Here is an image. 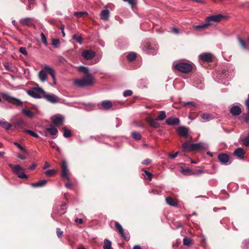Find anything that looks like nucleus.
Wrapping results in <instances>:
<instances>
[{"mask_svg":"<svg viewBox=\"0 0 249 249\" xmlns=\"http://www.w3.org/2000/svg\"><path fill=\"white\" fill-rule=\"evenodd\" d=\"M94 77L91 73H88L81 78L75 79L73 81L74 85L77 88L90 87L94 85Z\"/></svg>","mask_w":249,"mask_h":249,"instance_id":"obj_1","label":"nucleus"},{"mask_svg":"<svg viewBox=\"0 0 249 249\" xmlns=\"http://www.w3.org/2000/svg\"><path fill=\"white\" fill-rule=\"evenodd\" d=\"M141 48L146 53L154 55L157 54L158 47L155 43L146 42L142 44Z\"/></svg>","mask_w":249,"mask_h":249,"instance_id":"obj_2","label":"nucleus"},{"mask_svg":"<svg viewBox=\"0 0 249 249\" xmlns=\"http://www.w3.org/2000/svg\"><path fill=\"white\" fill-rule=\"evenodd\" d=\"M27 93L32 97L36 99L43 98L42 96L45 93L44 90L39 87H34L27 91Z\"/></svg>","mask_w":249,"mask_h":249,"instance_id":"obj_3","label":"nucleus"},{"mask_svg":"<svg viewBox=\"0 0 249 249\" xmlns=\"http://www.w3.org/2000/svg\"><path fill=\"white\" fill-rule=\"evenodd\" d=\"M174 67L177 71L185 73L190 72L193 69L191 64L182 62L177 63Z\"/></svg>","mask_w":249,"mask_h":249,"instance_id":"obj_4","label":"nucleus"},{"mask_svg":"<svg viewBox=\"0 0 249 249\" xmlns=\"http://www.w3.org/2000/svg\"><path fill=\"white\" fill-rule=\"evenodd\" d=\"M47 101L51 104H56L60 103V99L53 93H47L45 91V93L42 96Z\"/></svg>","mask_w":249,"mask_h":249,"instance_id":"obj_5","label":"nucleus"},{"mask_svg":"<svg viewBox=\"0 0 249 249\" xmlns=\"http://www.w3.org/2000/svg\"><path fill=\"white\" fill-rule=\"evenodd\" d=\"M224 17L222 14L211 15L206 18L205 20L209 26L212 25L213 23L220 22Z\"/></svg>","mask_w":249,"mask_h":249,"instance_id":"obj_6","label":"nucleus"},{"mask_svg":"<svg viewBox=\"0 0 249 249\" xmlns=\"http://www.w3.org/2000/svg\"><path fill=\"white\" fill-rule=\"evenodd\" d=\"M64 117L62 115L59 114L53 115L51 118V120L52 123L57 126L61 125L64 123Z\"/></svg>","mask_w":249,"mask_h":249,"instance_id":"obj_7","label":"nucleus"},{"mask_svg":"<svg viewBox=\"0 0 249 249\" xmlns=\"http://www.w3.org/2000/svg\"><path fill=\"white\" fill-rule=\"evenodd\" d=\"M115 226L118 230L122 237L125 240L128 241L130 239V235L128 231H124L121 225L118 222H115Z\"/></svg>","mask_w":249,"mask_h":249,"instance_id":"obj_8","label":"nucleus"},{"mask_svg":"<svg viewBox=\"0 0 249 249\" xmlns=\"http://www.w3.org/2000/svg\"><path fill=\"white\" fill-rule=\"evenodd\" d=\"M62 174L61 177L64 179H67L68 181H70V178L69 177L68 173L69 172V170L68 167V164L66 161L64 160L62 161Z\"/></svg>","mask_w":249,"mask_h":249,"instance_id":"obj_9","label":"nucleus"},{"mask_svg":"<svg viewBox=\"0 0 249 249\" xmlns=\"http://www.w3.org/2000/svg\"><path fill=\"white\" fill-rule=\"evenodd\" d=\"M24 169H23L20 165H16L15 170L13 173L16 175L19 178L22 179H27V176L24 173Z\"/></svg>","mask_w":249,"mask_h":249,"instance_id":"obj_10","label":"nucleus"},{"mask_svg":"<svg viewBox=\"0 0 249 249\" xmlns=\"http://www.w3.org/2000/svg\"><path fill=\"white\" fill-rule=\"evenodd\" d=\"M218 159L224 165H228L231 163L228 155L225 153L219 154L218 156Z\"/></svg>","mask_w":249,"mask_h":249,"instance_id":"obj_11","label":"nucleus"},{"mask_svg":"<svg viewBox=\"0 0 249 249\" xmlns=\"http://www.w3.org/2000/svg\"><path fill=\"white\" fill-rule=\"evenodd\" d=\"M65 206L66 203H63L61 205L55 207L53 208V213L57 215L64 214L67 211V209Z\"/></svg>","mask_w":249,"mask_h":249,"instance_id":"obj_12","label":"nucleus"},{"mask_svg":"<svg viewBox=\"0 0 249 249\" xmlns=\"http://www.w3.org/2000/svg\"><path fill=\"white\" fill-rule=\"evenodd\" d=\"M81 55L86 60H90L95 57V53L92 50H86L82 52Z\"/></svg>","mask_w":249,"mask_h":249,"instance_id":"obj_13","label":"nucleus"},{"mask_svg":"<svg viewBox=\"0 0 249 249\" xmlns=\"http://www.w3.org/2000/svg\"><path fill=\"white\" fill-rule=\"evenodd\" d=\"M178 134L183 138H186L189 136V129L187 127L181 126L178 127L177 129Z\"/></svg>","mask_w":249,"mask_h":249,"instance_id":"obj_14","label":"nucleus"},{"mask_svg":"<svg viewBox=\"0 0 249 249\" xmlns=\"http://www.w3.org/2000/svg\"><path fill=\"white\" fill-rule=\"evenodd\" d=\"M112 106V102L109 100H104L98 105L99 108L104 110H108L110 109Z\"/></svg>","mask_w":249,"mask_h":249,"instance_id":"obj_15","label":"nucleus"},{"mask_svg":"<svg viewBox=\"0 0 249 249\" xmlns=\"http://www.w3.org/2000/svg\"><path fill=\"white\" fill-rule=\"evenodd\" d=\"M198 58L200 60L210 63L212 61V54L210 53H203L199 54Z\"/></svg>","mask_w":249,"mask_h":249,"instance_id":"obj_16","label":"nucleus"},{"mask_svg":"<svg viewBox=\"0 0 249 249\" xmlns=\"http://www.w3.org/2000/svg\"><path fill=\"white\" fill-rule=\"evenodd\" d=\"M105 8L106 9H104L101 11L100 13V18L104 21H108L110 17V12L107 9L108 6L106 5Z\"/></svg>","mask_w":249,"mask_h":249,"instance_id":"obj_17","label":"nucleus"},{"mask_svg":"<svg viewBox=\"0 0 249 249\" xmlns=\"http://www.w3.org/2000/svg\"><path fill=\"white\" fill-rule=\"evenodd\" d=\"M165 123L168 125H178L180 123V120L178 118L170 117L166 119Z\"/></svg>","mask_w":249,"mask_h":249,"instance_id":"obj_18","label":"nucleus"},{"mask_svg":"<svg viewBox=\"0 0 249 249\" xmlns=\"http://www.w3.org/2000/svg\"><path fill=\"white\" fill-rule=\"evenodd\" d=\"M145 120L152 127L158 128L160 126V124L157 122L158 120L157 119H154L150 117H147L146 118Z\"/></svg>","mask_w":249,"mask_h":249,"instance_id":"obj_19","label":"nucleus"},{"mask_svg":"<svg viewBox=\"0 0 249 249\" xmlns=\"http://www.w3.org/2000/svg\"><path fill=\"white\" fill-rule=\"evenodd\" d=\"M193 150H203L208 148V145L205 142H200L197 143H192Z\"/></svg>","mask_w":249,"mask_h":249,"instance_id":"obj_20","label":"nucleus"},{"mask_svg":"<svg viewBox=\"0 0 249 249\" xmlns=\"http://www.w3.org/2000/svg\"><path fill=\"white\" fill-rule=\"evenodd\" d=\"M245 151L243 148L239 147L237 148L233 152V155L238 157L239 159L242 160L244 158Z\"/></svg>","mask_w":249,"mask_h":249,"instance_id":"obj_21","label":"nucleus"},{"mask_svg":"<svg viewBox=\"0 0 249 249\" xmlns=\"http://www.w3.org/2000/svg\"><path fill=\"white\" fill-rule=\"evenodd\" d=\"M44 69L45 70L48 71V72L50 74L53 80L54 84H56V78L54 70L52 68H51L50 67L46 65H44Z\"/></svg>","mask_w":249,"mask_h":249,"instance_id":"obj_22","label":"nucleus"},{"mask_svg":"<svg viewBox=\"0 0 249 249\" xmlns=\"http://www.w3.org/2000/svg\"><path fill=\"white\" fill-rule=\"evenodd\" d=\"M230 112L233 116H238L241 113V108L238 106H233L231 108Z\"/></svg>","mask_w":249,"mask_h":249,"instance_id":"obj_23","label":"nucleus"},{"mask_svg":"<svg viewBox=\"0 0 249 249\" xmlns=\"http://www.w3.org/2000/svg\"><path fill=\"white\" fill-rule=\"evenodd\" d=\"M33 20V19L31 18H24L20 19L19 22L23 26H30Z\"/></svg>","mask_w":249,"mask_h":249,"instance_id":"obj_24","label":"nucleus"},{"mask_svg":"<svg viewBox=\"0 0 249 249\" xmlns=\"http://www.w3.org/2000/svg\"><path fill=\"white\" fill-rule=\"evenodd\" d=\"M166 203L170 206L177 207L178 206V201L171 197H167L165 199Z\"/></svg>","mask_w":249,"mask_h":249,"instance_id":"obj_25","label":"nucleus"},{"mask_svg":"<svg viewBox=\"0 0 249 249\" xmlns=\"http://www.w3.org/2000/svg\"><path fill=\"white\" fill-rule=\"evenodd\" d=\"M47 184V180L45 179H42L36 183L31 184L32 186L36 188L42 187L45 186Z\"/></svg>","mask_w":249,"mask_h":249,"instance_id":"obj_26","label":"nucleus"},{"mask_svg":"<svg viewBox=\"0 0 249 249\" xmlns=\"http://www.w3.org/2000/svg\"><path fill=\"white\" fill-rule=\"evenodd\" d=\"M200 117L204 120V122H208L213 119L212 115L207 113L201 114Z\"/></svg>","mask_w":249,"mask_h":249,"instance_id":"obj_27","label":"nucleus"},{"mask_svg":"<svg viewBox=\"0 0 249 249\" xmlns=\"http://www.w3.org/2000/svg\"><path fill=\"white\" fill-rule=\"evenodd\" d=\"M182 148L183 150L184 151H188L191 150H193L192 143H189L187 142L182 144Z\"/></svg>","mask_w":249,"mask_h":249,"instance_id":"obj_28","label":"nucleus"},{"mask_svg":"<svg viewBox=\"0 0 249 249\" xmlns=\"http://www.w3.org/2000/svg\"><path fill=\"white\" fill-rule=\"evenodd\" d=\"M38 77L41 82H45L47 80V76L44 71H40L38 73Z\"/></svg>","mask_w":249,"mask_h":249,"instance_id":"obj_29","label":"nucleus"},{"mask_svg":"<svg viewBox=\"0 0 249 249\" xmlns=\"http://www.w3.org/2000/svg\"><path fill=\"white\" fill-rule=\"evenodd\" d=\"M46 130L52 135H55L58 133V130L57 128L52 125H50V127L47 128Z\"/></svg>","mask_w":249,"mask_h":249,"instance_id":"obj_30","label":"nucleus"},{"mask_svg":"<svg viewBox=\"0 0 249 249\" xmlns=\"http://www.w3.org/2000/svg\"><path fill=\"white\" fill-rule=\"evenodd\" d=\"M166 118V112L164 110L160 111L159 115L157 117V120L161 121L164 120Z\"/></svg>","mask_w":249,"mask_h":249,"instance_id":"obj_31","label":"nucleus"},{"mask_svg":"<svg viewBox=\"0 0 249 249\" xmlns=\"http://www.w3.org/2000/svg\"><path fill=\"white\" fill-rule=\"evenodd\" d=\"M1 95L3 100L7 101V102L11 103V100L13 99V97L10 96L7 93H1Z\"/></svg>","mask_w":249,"mask_h":249,"instance_id":"obj_32","label":"nucleus"},{"mask_svg":"<svg viewBox=\"0 0 249 249\" xmlns=\"http://www.w3.org/2000/svg\"><path fill=\"white\" fill-rule=\"evenodd\" d=\"M21 112L29 118H33L34 116V114L33 112L26 109H22L21 110Z\"/></svg>","mask_w":249,"mask_h":249,"instance_id":"obj_33","label":"nucleus"},{"mask_svg":"<svg viewBox=\"0 0 249 249\" xmlns=\"http://www.w3.org/2000/svg\"><path fill=\"white\" fill-rule=\"evenodd\" d=\"M62 130L64 131L63 136L65 138H68L71 136V133L70 130L68 129L66 127H62Z\"/></svg>","mask_w":249,"mask_h":249,"instance_id":"obj_34","label":"nucleus"},{"mask_svg":"<svg viewBox=\"0 0 249 249\" xmlns=\"http://www.w3.org/2000/svg\"><path fill=\"white\" fill-rule=\"evenodd\" d=\"M72 39L77 41L79 44H81L82 43L83 39L81 35L79 34H74L72 36Z\"/></svg>","mask_w":249,"mask_h":249,"instance_id":"obj_35","label":"nucleus"},{"mask_svg":"<svg viewBox=\"0 0 249 249\" xmlns=\"http://www.w3.org/2000/svg\"><path fill=\"white\" fill-rule=\"evenodd\" d=\"M104 249H111V242L110 240L105 239L104 241Z\"/></svg>","mask_w":249,"mask_h":249,"instance_id":"obj_36","label":"nucleus"},{"mask_svg":"<svg viewBox=\"0 0 249 249\" xmlns=\"http://www.w3.org/2000/svg\"><path fill=\"white\" fill-rule=\"evenodd\" d=\"M77 70L80 72L86 73V74L90 73L89 71V69L87 67L80 66L77 67Z\"/></svg>","mask_w":249,"mask_h":249,"instance_id":"obj_37","label":"nucleus"},{"mask_svg":"<svg viewBox=\"0 0 249 249\" xmlns=\"http://www.w3.org/2000/svg\"><path fill=\"white\" fill-rule=\"evenodd\" d=\"M205 173H207V171H205L201 170V169H198V170L194 171L193 172H191V173H190V175L199 176L201 174Z\"/></svg>","mask_w":249,"mask_h":249,"instance_id":"obj_38","label":"nucleus"},{"mask_svg":"<svg viewBox=\"0 0 249 249\" xmlns=\"http://www.w3.org/2000/svg\"><path fill=\"white\" fill-rule=\"evenodd\" d=\"M10 103H12L16 106H19L22 105V102L19 99L13 97V99L11 100Z\"/></svg>","mask_w":249,"mask_h":249,"instance_id":"obj_39","label":"nucleus"},{"mask_svg":"<svg viewBox=\"0 0 249 249\" xmlns=\"http://www.w3.org/2000/svg\"><path fill=\"white\" fill-rule=\"evenodd\" d=\"M1 124L2 127L5 128L6 130H9L12 127V124L6 121H0V124Z\"/></svg>","mask_w":249,"mask_h":249,"instance_id":"obj_40","label":"nucleus"},{"mask_svg":"<svg viewBox=\"0 0 249 249\" xmlns=\"http://www.w3.org/2000/svg\"><path fill=\"white\" fill-rule=\"evenodd\" d=\"M132 137L136 140H140L142 138L141 134L136 131H133L131 133Z\"/></svg>","mask_w":249,"mask_h":249,"instance_id":"obj_41","label":"nucleus"},{"mask_svg":"<svg viewBox=\"0 0 249 249\" xmlns=\"http://www.w3.org/2000/svg\"><path fill=\"white\" fill-rule=\"evenodd\" d=\"M240 141L242 142L243 145L246 147L249 146V135L244 138L241 139Z\"/></svg>","mask_w":249,"mask_h":249,"instance_id":"obj_42","label":"nucleus"},{"mask_svg":"<svg viewBox=\"0 0 249 249\" xmlns=\"http://www.w3.org/2000/svg\"><path fill=\"white\" fill-rule=\"evenodd\" d=\"M208 26H208L207 22L205 21V23L200 24V25L194 26V28L196 29H197L198 30H202L207 28Z\"/></svg>","mask_w":249,"mask_h":249,"instance_id":"obj_43","label":"nucleus"},{"mask_svg":"<svg viewBox=\"0 0 249 249\" xmlns=\"http://www.w3.org/2000/svg\"><path fill=\"white\" fill-rule=\"evenodd\" d=\"M25 133H27L31 135V136H33L35 138H39V135L36 133L34 131H33L29 129H25L23 131Z\"/></svg>","mask_w":249,"mask_h":249,"instance_id":"obj_44","label":"nucleus"},{"mask_svg":"<svg viewBox=\"0 0 249 249\" xmlns=\"http://www.w3.org/2000/svg\"><path fill=\"white\" fill-rule=\"evenodd\" d=\"M136 58V54L135 53H131L127 55V58L129 61H134Z\"/></svg>","mask_w":249,"mask_h":249,"instance_id":"obj_45","label":"nucleus"},{"mask_svg":"<svg viewBox=\"0 0 249 249\" xmlns=\"http://www.w3.org/2000/svg\"><path fill=\"white\" fill-rule=\"evenodd\" d=\"M192 240L190 238H188L187 237L184 238L183 240V243L184 245H186L187 246H190L191 245Z\"/></svg>","mask_w":249,"mask_h":249,"instance_id":"obj_46","label":"nucleus"},{"mask_svg":"<svg viewBox=\"0 0 249 249\" xmlns=\"http://www.w3.org/2000/svg\"><path fill=\"white\" fill-rule=\"evenodd\" d=\"M142 171L146 175L147 179L149 181H151L153 178L152 174L144 169H142Z\"/></svg>","mask_w":249,"mask_h":249,"instance_id":"obj_47","label":"nucleus"},{"mask_svg":"<svg viewBox=\"0 0 249 249\" xmlns=\"http://www.w3.org/2000/svg\"><path fill=\"white\" fill-rule=\"evenodd\" d=\"M14 144L15 145H16L18 148H19L21 151H22L23 152H24L27 154H28L27 151L24 148H23L20 144H19L18 142H14Z\"/></svg>","mask_w":249,"mask_h":249,"instance_id":"obj_48","label":"nucleus"},{"mask_svg":"<svg viewBox=\"0 0 249 249\" xmlns=\"http://www.w3.org/2000/svg\"><path fill=\"white\" fill-rule=\"evenodd\" d=\"M60 44V41L58 39L53 38L52 40V45L55 48H58Z\"/></svg>","mask_w":249,"mask_h":249,"instance_id":"obj_49","label":"nucleus"},{"mask_svg":"<svg viewBox=\"0 0 249 249\" xmlns=\"http://www.w3.org/2000/svg\"><path fill=\"white\" fill-rule=\"evenodd\" d=\"M87 15L88 13L86 12H77L74 13V16L78 18H81L84 15Z\"/></svg>","mask_w":249,"mask_h":249,"instance_id":"obj_50","label":"nucleus"},{"mask_svg":"<svg viewBox=\"0 0 249 249\" xmlns=\"http://www.w3.org/2000/svg\"><path fill=\"white\" fill-rule=\"evenodd\" d=\"M55 173V170L54 169H51L46 171L44 173L46 176L50 177Z\"/></svg>","mask_w":249,"mask_h":249,"instance_id":"obj_51","label":"nucleus"},{"mask_svg":"<svg viewBox=\"0 0 249 249\" xmlns=\"http://www.w3.org/2000/svg\"><path fill=\"white\" fill-rule=\"evenodd\" d=\"M40 36L43 44L45 45H47L48 44V43L47 41V38L45 34L43 33H41L40 34Z\"/></svg>","mask_w":249,"mask_h":249,"instance_id":"obj_52","label":"nucleus"},{"mask_svg":"<svg viewBox=\"0 0 249 249\" xmlns=\"http://www.w3.org/2000/svg\"><path fill=\"white\" fill-rule=\"evenodd\" d=\"M238 40L240 44V45L242 46V47L245 49H247L248 47L247 45L246 44L245 42L240 38V37H238Z\"/></svg>","mask_w":249,"mask_h":249,"instance_id":"obj_53","label":"nucleus"},{"mask_svg":"<svg viewBox=\"0 0 249 249\" xmlns=\"http://www.w3.org/2000/svg\"><path fill=\"white\" fill-rule=\"evenodd\" d=\"M125 2H128L132 7L137 4V0H123Z\"/></svg>","mask_w":249,"mask_h":249,"instance_id":"obj_54","label":"nucleus"},{"mask_svg":"<svg viewBox=\"0 0 249 249\" xmlns=\"http://www.w3.org/2000/svg\"><path fill=\"white\" fill-rule=\"evenodd\" d=\"M132 94V91L131 90H125L123 93V95L124 97H128Z\"/></svg>","mask_w":249,"mask_h":249,"instance_id":"obj_55","label":"nucleus"},{"mask_svg":"<svg viewBox=\"0 0 249 249\" xmlns=\"http://www.w3.org/2000/svg\"><path fill=\"white\" fill-rule=\"evenodd\" d=\"M19 52L22 54L26 55L28 54L26 49L25 47H21L19 49Z\"/></svg>","mask_w":249,"mask_h":249,"instance_id":"obj_56","label":"nucleus"},{"mask_svg":"<svg viewBox=\"0 0 249 249\" xmlns=\"http://www.w3.org/2000/svg\"><path fill=\"white\" fill-rule=\"evenodd\" d=\"M25 124V122L22 120H18L16 121V125L17 126H22Z\"/></svg>","mask_w":249,"mask_h":249,"instance_id":"obj_57","label":"nucleus"},{"mask_svg":"<svg viewBox=\"0 0 249 249\" xmlns=\"http://www.w3.org/2000/svg\"><path fill=\"white\" fill-rule=\"evenodd\" d=\"M242 248H243V249L249 248V240L248 241L245 240L242 243Z\"/></svg>","mask_w":249,"mask_h":249,"instance_id":"obj_58","label":"nucleus"},{"mask_svg":"<svg viewBox=\"0 0 249 249\" xmlns=\"http://www.w3.org/2000/svg\"><path fill=\"white\" fill-rule=\"evenodd\" d=\"M193 171H192L190 168H187L186 169H182L181 170V172L183 174H186L189 173V175H190V173H191V172H193Z\"/></svg>","mask_w":249,"mask_h":249,"instance_id":"obj_59","label":"nucleus"},{"mask_svg":"<svg viewBox=\"0 0 249 249\" xmlns=\"http://www.w3.org/2000/svg\"><path fill=\"white\" fill-rule=\"evenodd\" d=\"M190 105L191 106H192V107H196V105L195 104V103L193 102H185L184 104H183V106H186V105Z\"/></svg>","mask_w":249,"mask_h":249,"instance_id":"obj_60","label":"nucleus"},{"mask_svg":"<svg viewBox=\"0 0 249 249\" xmlns=\"http://www.w3.org/2000/svg\"><path fill=\"white\" fill-rule=\"evenodd\" d=\"M63 232L61 231L60 228H57L56 229V233L57 236L60 238L62 236L63 234Z\"/></svg>","mask_w":249,"mask_h":249,"instance_id":"obj_61","label":"nucleus"},{"mask_svg":"<svg viewBox=\"0 0 249 249\" xmlns=\"http://www.w3.org/2000/svg\"><path fill=\"white\" fill-rule=\"evenodd\" d=\"M151 162V160H150L149 159H146L143 160L142 162V164H143V165H147V164L150 163Z\"/></svg>","mask_w":249,"mask_h":249,"instance_id":"obj_62","label":"nucleus"},{"mask_svg":"<svg viewBox=\"0 0 249 249\" xmlns=\"http://www.w3.org/2000/svg\"><path fill=\"white\" fill-rule=\"evenodd\" d=\"M178 152H176L174 154H170L169 155V157L171 159H174L178 156Z\"/></svg>","mask_w":249,"mask_h":249,"instance_id":"obj_63","label":"nucleus"},{"mask_svg":"<svg viewBox=\"0 0 249 249\" xmlns=\"http://www.w3.org/2000/svg\"><path fill=\"white\" fill-rule=\"evenodd\" d=\"M244 121L246 123H249V113L247 114L245 116Z\"/></svg>","mask_w":249,"mask_h":249,"instance_id":"obj_64","label":"nucleus"}]
</instances>
